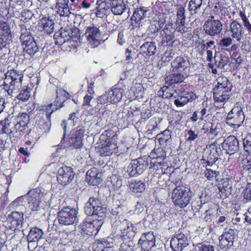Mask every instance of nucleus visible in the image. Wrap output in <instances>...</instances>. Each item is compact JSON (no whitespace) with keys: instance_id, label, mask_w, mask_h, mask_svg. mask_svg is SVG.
Segmentation results:
<instances>
[{"instance_id":"f257e3e1","label":"nucleus","mask_w":251,"mask_h":251,"mask_svg":"<svg viewBox=\"0 0 251 251\" xmlns=\"http://www.w3.org/2000/svg\"><path fill=\"white\" fill-rule=\"evenodd\" d=\"M191 197L192 192L189 187L178 185L173 190L171 198L176 206L183 208L190 203Z\"/></svg>"},{"instance_id":"f03ea898","label":"nucleus","mask_w":251,"mask_h":251,"mask_svg":"<svg viewBox=\"0 0 251 251\" xmlns=\"http://www.w3.org/2000/svg\"><path fill=\"white\" fill-rule=\"evenodd\" d=\"M20 40L23 47L24 51L30 55H34L41 48V43L35 40L30 30L22 29Z\"/></svg>"},{"instance_id":"7ed1b4c3","label":"nucleus","mask_w":251,"mask_h":251,"mask_svg":"<svg viewBox=\"0 0 251 251\" xmlns=\"http://www.w3.org/2000/svg\"><path fill=\"white\" fill-rule=\"evenodd\" d=\"M84 212L87 215L92 216L93 219L102 220L105 216L106 208L98 198L91 197L85 204Z\"/></svg>"},{"instance_id":"20e7f679","label":"nucleus","mask_w":251,"mask_h":251,"mask_svg":"<svg viewBox=\"0 0 251 251\" xmlns=\"http://www.w3.org/2000/svg\"><path fill=\"white\" fill-rule=\"evenodd\" d=\"M77 211L70 207H64L57 213V219L60 224L71 225L77 220Z\"/></svg>"},{"instance_id":"39448f33","label":"nucleus","mask_w":251,"mask_h":251,"mask_svg":"<svg viewBox=\"0 0 251 251\" xmlns=\"http://www.w3.org/2000/svg\"><path fill=\"white\" fill-rule=\"evenodd\" d=\"M244 114L241 107H234L227 114L226 124L231 127L238 129L243 124Z\"/></svg>"},{"instance_id":"423d86ee","label":"nucleus","mask_w":251,"mask_h":251,"mask_svg":"<svg viewBox=\"0 0 251 251\" xmlns=\"http://www.w3.org/2000/svg\"><path fill=\"white\" fill-rule=\"evenodd\" d=\"M42 196L43 193L39 188L30 190L25 196L32 212L38 211L40 209L39 206Z\"/></svg>"},{"instance_id":"0eeeda50","label":"nucleus","mask_w":251,"mask_h":251,"mask_svg":"<svg viewBox=\"0 0 251 251\" xmlns=\"http://www.w3.org/2000/svg\"><path fill=\"white\" fill-rule=\"evenodd\" d=\"M24 220L22 212L14 211L9 215L5 223V226L12 231L19 230L22 227Z\"/></svg>"},{"instance_id":"6e6552de","label":"nucleus","mask_w":251,"mask_h":251,"mask_svg":"<svg viewBox=\"0 0 251 251\" xmlns=\"http://www.w3.org/2000/svg\"><path fill=\"white\" fill-rule=\"evenodd\" d=\"M220 151V148L215 143L211 144L204 150L202 160L206 164V166H211L218 160Z\"/></svg>"},{"instance_id":"1a4fd4ad","label":"nucleus","mask_w":251,"mask_h":251,"mask_svg":"<svg viewBox=\"0 0 251 251\" xmlns=\"http://www.w3.org/2000/svg\"><path fill=\"white\" fill-rule=\"evenodd\" d=\"M236 235L234 229L225 228L223 233L219 236V247L221 249L226 250L233 246Z\"/></svg>"},{"instance_id":"9d476101","label":"nucleus","mask_w":251,"mask_h":251,"mask_svg":"<svg viewBox=\"0 0 251 251\" xmlns=\"http://www.w3.org/2000/svg\"><path fill=\"white\" fill-rule=\"evenodd\" d=\"M85 35L92 48H96L100 44L101 32L99 27L94 25L88 26L85 30Z\"/></svg>"},{"instance_id":"9b49d317","label":"nucleus","mask_w":251,"mask_h":251,"mask_svg":"<svg viewBox=\"0 0 251 251\" xmlns=\"http://www.w3.org/2000/svg\"><path fill=\"white\" fill-rule=\"evenodd\" d=\"M75 175V174L72 168L64 166L58 170L57 180L59 183L66 185L74 179Z\"/></svg>"},{"instance_id":"f8f14e48","label":"nucleus","mask_w":251,"mask_h":251,"mask_svg":"<svg viewBox=\"0 0 251 251\" xmlns=\"http://www.w3.org/2000/svg\"><path fill=\"white\" fill-rule=\"evenodd\" d=\"M231 84L226 77H219L218 78L217 85L213 89V93L221 94L224 96L225 94L230 97Z\"/></svg>"},{"instance_id":"ddd939ff","label":"nucleus","mask_w":251,"mask_h":251,"mask_svg":"<svg viewBox=\"0 0 251 251\" xmlns=\"http://www.w3.org/2000/svg\"><path fill=\"white\" fill-rule=\"evenodd\" d=\"M203 28L206 34L210 36L217 35L222 29V24L219 20H207Z\"/></svg>"},{"instance_id":"4468645a","label":"nucleus","mask_w":251,"mask_h":251,"mask_svg":"<svg viewBox=\"0 0 251 251\" xmlns=\"http://www.w3.org/2000/svg\"><path fill=\"white\" fill-rule=\"evenodd\" d=\"M188 243L187 237L183 233H179L172 237L170 246L174 251H181Z\"/></svg>"},{"instance_id":"2eb2a0df","label":"nucleus","mask_w":251,"mask_h":251,"mask_svg":"<svg viewBox=\"0 0 251 251\" xmlns=\"http://www.w3.org/2000/svg\"><path fill=\"white\" fill-rule=\"evenodd\" d=\"M101 221L98 219H94L92 222L84 224L81 226L82 233L88 236L96 234L102 224Z\"/></svg>"},{"instance_id":"dca6fc26","label":"nucleus","mask_w":251,"mask_h":251,"mask_svg":"<svg viewBox=\"0 0 251 251\" xmlns=\"http://www.w3.org/2000/svg\"><path fill=\"white\" fill-rule=\"evenodd\" d=\"M118 139V136L115 134L111 139L112 141L106 143L100 147V153L101 156H107L111 155L113 153L117 152V145L116 140Z\"/></svg>"},{"instance_id":"f3484780","label":"nucleus","mask_w":251,"mask_h":251,"mask_svg":"<svg viewBox=\"0 0 251 251\" xmlns=\"http://www.w3.org/2000/svg\"><path fill=\"white\" fill-rule=\"evenodd\" d=\"M222 147L227 153L232 154L238 150L239 142L234 136L230 135L224 141Z\"/></svg>"},{"instance_id":"a211bd4d","label":"nucleus","mask_w":251,"mask_h":251,"mask_svg":"<svg viewBox=\"0 0 251 251\" xmlns=\"http://www.w3.org/2000/svg\"><path fill=\"white\" fill-rule=\"evenodd\" d=\"M101 177V173L95 167L89 169L86 173V180L91 185H98L102 181Z\"/></svg>"},{"instance_id":"6ab92c4d","label":"nucleus","mask_w":251,"mask_h":251,"mask_svg":"<svg viewBox=\"0 0 251 251\" xmlns=\"http://www.w3.org/2000/svg\"><path fill=\"white\" fill-rule=\"evenodd\" d=\"M181 92L180 95L177 97L175 96L176 98L174 100L175 104L178 107H182L186 104L189 101H192L197 98L196 95L192 92H185L179 90Z\"/></svg>"},{"instance_id":"aec40b11","label":"nucleus","mask_w":251,"mask_h":251,"mask_svg":"<svg viewBox=\"0 0 251 251\" xmlns=\"http://www.w3.org/2000/svg\"><path fill=\"white\" fill-rule=\"evenodd\" d=\"M10 38L11 30L9 25L5 22L0 21V49L5 46Z\"/></svg>"},{"instance_id":"412c9836","label":"nucleus","mask_w":251,"mask_h":251,"mask_svg":"<svg viewBox=\"0 0 251 251\" xmlns=\"http://www.w3.org/2000/svg\"><path fill=\"white\" fill-rule=\"evenodd\" d=\"M229 49H222L221 51L217 53L214 57L216 66L220 69H222L227 65L229 63Z\"/></svg>"},{"instance_id":"4be33fe9","label":"nucleus","mask_w":251,"mask_h":251,"mask_svg":"<svg viewBox=\"0 0 251 251\" xmlns=\"http://www.w3.org/2000/svg\"><path fill=\"white\" fill-rule=\"evenodd\" d=\"M123 91L120 88H115L108 91L102 97H106L107 102L114 103L120 101L123 96Z\"/></svg>"},{"instance_id":"5701e85b","label":"nucleus","mask_w":251,"mask_h":251,"mask_svg":"<svg viewBox=\"0 0 251 251\" xmlns=\"http://www.w3.org/2000/svg\"><path fill=\"white\" fill-rule=\"evenodd\" d=\"M22 87V82L21 81L6 82L4 80L3 89L10 96L17 93Z\"/></svg>"},{"instance_id":"b1692460","label":"nucleus","mask_w":251,"mask_h":251,"mask_svg":"<svg viewBox=\"0 0 251 251\" xmlns=\"http://www.w3.org/2000/svg\"><path fill=\"white\" fill-rule=\"evenodd\" d=\"M113 226L116 227V229L120 231L123 235L126 234L130 231L133 230L132 225L128 221L124 219L123 221L120 220H116Z\"/></svg>"},{"instance_id":"393cba45","label":"nucleus","mask_w":251,"mask_h":251,"mask_svg":"<svg viewBox=\"0 0 251 251\" xmlns=\"http://www.w3.org/2000/svg\"><path fill=\"white\" fill-rule=\"evenodd\" d=\"M43 232L42 230L36 227L32 228L26 238L28 242V248H29L30 244L38 241L42 238Z\"/></svg>"},{"instance_id":"a878e982","label":"nucleus","mask_w":251,"mask_h":251,"mask_svg":"<svg viewBox=\"0 0 251 251\" xmlns=\"http://www.w3.org/2000/svg\"><path fill=\"white\" fill-rule=\"evenodd\" d=\"M111 11L114 15H121L126 10V4L123 0H110Z\"/></svg>"},{"instance_id":"bb28decb","label":"nucleus","mask_w":251,"mask_h":251,"mask_svg":"<svg viewBox=\"0 0 251 251\" xmlns=\"http://www.w3.org/2000/svg\"><path fill=\"white\" fill-rule=\"evenodd\" d=\"M202 130L204 131V133H209L215 137L220 132V125L219 123L207 122L203 125Z\"/></svg>"},{"instance_id":"cd10ccee","label":"nucleus","mask_w":251,"mask_h":251,"mask_svg":"<svg viewBox=\"0 0 251 251\" xmlns=\"http://www.w3.org/2000/svg\"><path fill=\"white\" fill-rule=\"evenodd\" d=\"M185 12V8L182 6L179 7L177 9L176 26V29H177L179 31H181L182 29H183L184 27L186 18Z\"/></svg>"},{"instance_id":"c85d7f7f","label":"nucleus","mask_w":251,"mask_h":251,"mask_svg":"<svg viewBox=\"0 0 251 251\" xmlns=\"http://www.w3.org/2000/svg\"><path fill=\"white\" fill-rule=\"evenodd\" d=\"M230 30L232 33V37L240 42L243 33L242 27L240 24L236 21H233L230 24Z\"/></svg>"},{"instance_id":"c756f323","label":"nucleus","mask_w":251,"mask_h":251,"mask_svg":"<svg viewBox=\"0 0 251 251\" xmlns=\"http://www.w3.org/2000/svg\"><path fill=\"white\" fill-rule=\"evenodd\" d=\"M111 247V244L105 239L98 240L93 245L95 251H109Z\"/></svg>"},{"instance_id":"7c9ffc66","label":"nucleus","mask_w":251,"mask_h":251,"mask_svg":"<svg viewBox=\"0 0 251 251\" xmlns=\"http://www.w3.org/2000/svg\"><path fill=\"white\" fill-rule=\"evenodd\" d=\"M185 77L181 73H176L167 76L165 78V82L171 86L173 84L180 83L184 81Z\"/></svg>"},{"instance_id":"2f4dec72","label":"nucleus","mask_w":251,"mask_h":251,"mask_svg":"<svg viewBox=\"0 0 251 251\" xmlns=\"http://www.w3.org/2000/svg\"><path fill=\"white\" fill-rule=\"evenodd\" d=\"M4 80L8 81H21L23 82V75L16 70H10L5 74V78Z\"/></svg>"},{"instance_id":"473e14b6","label":"nucleus","mask_w":251,"mask_h":251,"mask_svg":"<svg viewBox=\"0 0 251 251\" xmlns=\"http://www.w3.org/2000/svg\"><path fill=\"white\" fill-rule=\"evenodd\" d=\"M146 161L147 162L148 161L150 162L151 166L149 169V172L151 176H153V177H151V179H152L155 177L154 175V172L157 170V169L155 168L157 163V153L155 149L150 153V154L148 156V159Z\"/></svg>"},{"instance_id":"72a5a7b5","label":"nucleus","mask_w":251,"mask_h":251,"mask_svg":"<svg viewBox=\"0 0 251 251\" xmlns=\"http://www.w3.org/2000/svg\"><path fill=\"white\" fill-rule=\"evenodd\" d=\"M149 241L151 242V245H155V237L152 232L144 234L139 239L138 243L141 245L142 248H146L147 243H149Z\"/></svg>"},{"instance_id":"f704fd0d","label":"nucleus","mask_w":251,"mask_h":251,"mask_svg":"<svg viewBox=\"0 0 251 251\" xmlns=\"http://www.w3.org/2000/svg\"><path fill=\"white\" fill-rule=\"evenodd\" d=\"M40 24L45 32L48 34L51 33L54 29V21L48 18L45 17L41 19Z\"/></svg>"},{"instance_id":"c9c22d12","label":"nucleus","mask_w":251,"mask_h":251,"mask_svg":"<svg viewBox=\"0 0 251 251\" xmlns=\"http://www.w3.org/2000/svg\"><path fill=\"white\" fill-rule=\"evenodd\" d=\"M36 124L44 132H47L50 129V119L46 117L40 118L38 120H36Z\"/></svg>"},{"instance_id":"e433bc0d","label":"nucleus","mask_w":251,"mask_h":251,"mask_svg":"<svg viewBox=\"0 0 251 251\" xmlns=\"http://www.w3.org/2000/svg\"><path fill=\"white\" fill-rule=\"evenodd\" d=\"M135 160L137 175L142 174L147 168L148 163L145 157H139Z\"/></svg>"},{"instance_id":"4c0bfd02","label":"nucleus","mask_w":251,"mask_h":251,"mask_svg":"<svg viewBox=\"0 0 251 251\" xmlns=\"http://www.w3.org/2000/svg\"><path fill=\"white\" fill-rule=\"evenodd\" d=\"M187 66V61L181 57H177L172 62V66L175 70H184Z\"/></svg>"},{"instance_id":"58836bf2","label":"nucleus","mask_w":251,"mask_h":251,"mask_svg":"<svg viewBox=\"0 0 251 251\" xmlns=\"http://www.w3.org/2000/svg\"><path fill=\"white\" fill-rule=\"evenodd\" d=\"M160 38L162 39V44L168 43L170 42L173 37L171 31L168 28L164 27L160 31Z\"/></svg>"},{"instance_id":"ea45409f","label":"nucleus","mask_w":251,"mask_h":251,"mask_svg":"<svg viewBox=\"0 0 251 251\" xmlns=\"http://www.w3.org/2000/svg\"><path fill=\"white\" fill-rule=\"evenodd\" d=\"M130 190L135 193H141L145 189V184L140 180L134 181L129 184Z\"/></svg>"},{"instance_id":"a19ab883","label":"nucleus","mask_w":251,"mask_h":251,"mask_svg":"<svg viewBox=\"0 0 251 251\" xmlns=\"http://www.w3.org/2000/svg\"><path fill=\"white\" fill-rule=\"evenodd\" d=\"M19 91L20 93L17 96V99L23 101H27L30 96V89L26 86H24Z\"/></svg>"},{"instance_id":"79ce46f5","label":"nucleus","mask_w":251,"mask_h":251,"mask_svg":"<svg viewBox=\"0 0 251 251\" xmlns=\"http://www.w3.org/2000/svg\"><path fill=\"white\" fill-rule=\"evenodd\" d=\"M69 32H71V28L69 27H65L64 28L61 27L58 32H56L54 37V38H58L60 37L61 39L64 38L63 42L66 41H68V35H69Z\"/></svg>"},{"instance_id":"37998d69","label":"nucleus","mask_w":251,"mask_h":251,"mask_svg":"<svg viewBox=\"0 0 251 251\" xmlns=\"http://www.w3.org/2000/svg\"><path fill=\"white\" fill-rule=\"evenodd\" d=\"M202 3V0H191L189 4V10L191 12H194V13L197 12Z\"/></svg>"},{"instance_id":"c03bdc74","label":"nucleus","mask_w":251,"mask_h":251,"mask_svg":"<svg viewBox=\"0 0 251 251\" xmlns=\"http://www.w3.org/2000/svg\"><path fill=\"white\" fill-rule=\"evenodd\" d=\"M147 11L144 7L136 9L133 13L131 19L135 21H140L146 16Z\"/></svg>"},{"instance_id":"a18cd8bd","label":"nucleus","mask_w":251,"mask_h":251,"mask_svg":"<svg viewBox=\"0 0 251 251\" xmlns=\"http://www.w3.org/2000/svg\"><path fill=\"white\" fill-rule=\"evenodd\" d=\"M194 247V251H214L212 246L202 243L197 244Z\"/></svg>"},{"instance_id":"49530a36","label":"nucleus","mask_w":251,"mask_h":251,"mask_svg":"<svg viewBox=\"0 0 251 251\" xmlns=\"http://www.w3.org/2000/svg\"><path fill=\"white\" fill-rule=\"evenodd\" d=\"M141 48L143 50L147 49V52L149 56L153 55L155 52L156 46L154 43H148L147 42L146 44L143 45Z\"/></svg>"},{"instance_id":"de8ad7c7","label":"nucleus","mask_w":251,"mask_h":251,"mask_svg":"<svg viewBox=\"0 0 251 251\" xmlns=\"http://www.w3.org/2000/svg\"><path fill=\"white\" fill-rule=\"evenodd\" d=\"M68 93L64 90L59 89L56 90V100L58 102L59 100L64 101L68 98Z\"/></svg>"},{"instance_id":"09e8293b","label":"nucleus","mask_w":251,"mask_h":251,"mask_svg":"<svg viewBox=\"0 0 251 251\" xmlns=\"http://www.w3.org/2000/svg\"><path fill=\"white\" fill-rule=\"evenodd\" d=\"M84 130L83 127H77L76 129L74 131L70 138H74L76 139L82 140L83 137Z\"/></svg>"},{"instance_id":"8fccbe9b","label":"nucleus","mask_w":251,"mask_h":251,"mask_svg":"<svg viewBox=\"0 0 251 251\" xmlns=\"http://www.w3.org/2000/svg\"><path fill=\"white\" fill-rule=\"evenodd\" d=\"M243 145L245 151L251 153V134H249L243 139Z\"/></svg>"},{"instance_id":"3c124183","label":"nucleus","mask_w":251,"mask_h":251,"mask_svg":"<svg viewBox=\"0 0 251 251\" xmlns=\"http://www.w3.org/2000/svg\"><path fill=\"white\" fill-rule=\"evenodd\" d=\"M229 98L228 95L225 94L223 96V95L222 96L220 94H218L213 93V99L216 102L224 103L227 101Z\"/></svg>"},{"instance_id":"603ef678","label":"nucleus","mask_w":251,"mask_h":251,"mask_svg":"<svg viewBox=\"0 0 251 251\" xmlns=\"http://www.w3.org/2000/svg\"><path fill=\"white\" fill-rule=\"evenodd\" d=\"M26 124L24 121H20L15 125L14 129L16 132H19V135H24V131L26 129Z\"/></svg>"},{"instance_id":"864d4df0","label":"nucleus","mask_w":251,"mask_h":251,"mask_svg":"<svg viewBox=\"0 0 251 251\" xmlns=\"http://www.w3.org/2000/svg\"><path fill=\"white\" fill-rule=\"evenodd\" d=\"M136 165L135 160L134 159L131 161L128 166L127 173L130 176H135L137 175V172H135L136 171Z\"/></svg>"},{"instance_id":"5fc2aeb1","label":"nucleus","mask_w":251,"mask_h":251,"mask_svg":"<svg viewBox=\"0 0 251 251\" xmlns=\"http://www.w3.org/2000/svg\"><path fill=\"white\" fill-rule=\"evenodd\" d=\"M56 6L59 7L60 16H68L70 13L69 9L66 4L57 3Z\"/></svg>"},{"instance_id":"6e6d98bb","label":"nucleus","mask_w":251,"mask_h":251,"mask_svg":"<svg viewBox=\"0 0 251 251\" xmlns=\"http://www.w3.org/2000/svg\"><path fill=\"white\" fill-rule=\"evenodd\" d=\"M219 173L216 171L206 169L205 171V176L208 180H213L216 178Z\"/></svg>"},{"instance_id":"4d7b16f0","label":"nucleus","mask_w":251,"mask_h":251,"mask_svg":"<svg viewBox=\"0 0 251 251\" xmlns=\"http://www.w3.org/2000/svg\"><path fill=\"white\" fill-rule=\"evenodd\" d=\"M243 197L247 201H251V182L247 183L246 188L244 191Z\"/></svg>"},{"instance_id":"13d9d810","label":"nucleus","mask_w":251,"mask_h":251,"mask_svg":"<svg viewBox=\"0 0 251 251\" xmlns=\"http://www.w3.org/2000/svg\"><path fill=\"white\" fill-rule=\"evenodd\" d=\"M169 86L168 85L162 87L161 90L158 91V96H161V93H162V98L172 97L173 96V94L169 93V95H167L168 92H166L167 90L169 89Z\"/></svg>"},{"instance_id":"bf43d9fd","label":"nucleus","mask_w":251,"mask_h":251,"mask_svg":"<svg viewBox=\"0 0 251 251\" xmlns=\"http://www.w3.org/2000/svg\"><path fill=\"white\" fill-rule=\"evenodd\" d=\"M69 142L75 149L80 148L82 146V140L70 138Z\"/></svg>"},{"instance_id":"052dcab7","label":"nucleus","mask_w":251,"mask_h":251,"mask_svg":"<svg viewBox=\"0 0 251 251\" xmlns=\"http://www.w3.org/2000/svg\"><path fill=\"white\" fill-rule=\"evenodd\" d=\"M232 44V39L230 37L223 38L220 41L219 46L221 47H227Z\"/></svg>"},{"instance_id":"680f3d73","label":"nucleus","mask_w":251,"mask_h":251,"mask_svg":"<svg viewBox=\"0 0 251 251\" xmlns=\"http://www.w3.org/2000/svg\"><path fill=\"white\" fill-rule=\"evenodd\" d=\"M52 106V104H50L48 106H46L45 110H46V118H51V114L58 108L56 107L55 109H52L51 107Z\"/></svg>"},{"instance_id":"e2e57ef3","label":"nucleus","mask_w":251,"mask_h":251,"mask_svg":"<svg viewBox=\"0 0 251 251\" xmlns=\"http://www.w3.org/2000/svg\"><path fill=\"white\" fill-rule=\"evenodd\" d=\"M241 18L244 22L245 27L251 33V25L244 14L241 15Z\"/></svg>"},{"instance_id":"0e129e2a","label":"nucleus","mask_w":251,"mask_h":251,"mask_svg":"<svg viewBox=\"0 0 251 251\" xmlns=\"http://www.w3.org/2000/svg\"><path fill=\"white\" fill-rule=\"evenodd\" d=\"M188 134L189 135V137L187 138V140L191 142L192 141L194 140L198 137V135L196 134L192 130L190 129L188 131Z\"/></svg>"},{"instance_id":"69168bd1","label":"nucleus","mask_w":251,"mask_h":251,"mask_svg":"<svg viewBox=\"0 0 251 251\" xmlns=\"http://www.w3.org/2000/svg\"><path fill=\"white\" fill-rule=\"evenodd\" d=\"M157 16V9L155 6L151 8V11L149 14V17L151 18L152 19H155Z\"/></svg>"},{"instance_id":"338daca9","label":"nucleus","mask_w":251,"mask_h":251,"mask_svg":"<svg viewBox=\"0 0 251 251\" xmlns=\"http://www.w3.org/2000/svg\"><path fill=\"white\" fill-rule=\"evenodd\" d=\"M222 7L219 3H217L212 9V11L215 14L219 15L221 11Z\"/></svg>"},{"instance_id":"774afa93","label":"nucleus","mask_w":251,"mask_h":251,"mask_svg":"<svg viewBox=\"0 0 251 251\" xmlns=\"http://www.w3.org/2000/svg\"><path fill=\"white\" fill-rule=\"evenodd\" d=\"M19 152L21 154L26 156H28L30 154L29 151L28 150V149L24 147H21L19 149Z\"/></svg>"}]
</instances>
